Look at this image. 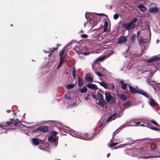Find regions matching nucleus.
<instances>
[{"instance_id": "63", "label": "nucleus", "mask_w": 160, "mask_h": 160, "mask_svg": "<svg viewBox=\"0 0 160 160\" xmlns=\"http://www.w3.org/2000/svg\"><path fill=\"white\" fill-rule=\"evenodd\" d=\"M11 26H12V24H11Z\"/></svg>"}, {"instance_id": "33", "label": "nucleus", "mask_w": 160, "mask_h": 160, "mask_svg": "<svg viewBox=\"0 0 160 160\" xmlns=\"http://www.w3.org/2000/svg\"><path fill=\"white\" fill-rule=\"evenodd\" d=\"M127 145H128V144H124L121 145L119 146H118L117 147V148L116 147L115 148V149H116L118 148H122L123 147L126 146Z\"/></svg>"}, {"instance_id": "14", "label": "nucleus", "mask_w": 160, "mask_h": 160, "mask_svg": "<svg viewBox=\"0 0 160 160\" xmlns=\"http://www.w3.org/2000/svg\"><path fill=\"white\" fill-rule=\"evenodd\" d=\"M93 23V21L92 19H91L89 22H87L85 23L84 24V27L87 25V26L90 28L91 27H93L94 25V23Z\"/></svg>"}, {"instance_id": "45", "label": "nucleus", "mask_w": 160, "mask_h": 160, "mask_svg": "<svg viewBox=\"0 0 160 160\" xmlns=\"http://www.w3.org/2000/svg\"><path fill=\"white\" fill-rule=\"evenodd\" d=\"M151 122L153 123L154 125H157V126H158V124L155 121L152 120H151Z\"/></svg>"}, {"instance_id": "20", "label": "nucleus", "mask_w": 160, "mask_h": 160, "mask_svg": "<svg viewBox=\"0 0 160 160\" xmlns=\"http://www.w3.org/2000/svg\"><path fill=\"white\" fill-rule=\"evenodd\" d=\"M99 83L101 86L103 87L105 89H108V86L107 84L103 82H99Z\"/></svg>"}, {"instance_id": "49", "label": "nucleus", "mask_w": 160, "mask_h": 160, "mask_svg": "<svg viewBox=\"0 0 160 160\" xmlns=\"http://www.w3.org/2000/svg\"><path fill=\"white\" fill-rule=\"evenodd\" d=\"M140 32H141L140 31H138L137 32V36H138H138H139V35L140 34Z\"/></svg>"}, {"instance_id": "42", "label": "nucleus", "mask_w": 160, "mask_h": 160, "mask_svg": "<svg viewBox=\"0 0 160 160\" xmlns=\"http://www.w3.org/2000/svg\"><path fill=\"white\" fill-rule=\"evenodd\" d=\"M95 73H96V74H97L98 76H102V75L99 72H95Z\"/></svg>"}, {"instance_id": "1", "label": "nucleus", "mask_w": 160, "mask_h": 160, "mask_svg": "<svg viewBox=\"0 0 160 160\" xmlns=\"http://www.w3.org/2000/svg\"><path fill=\"white\" fill-rule=\"evenodd\" d=\"M12 122H7L6 123H2L0 124V131L1 133L3 132H7V131H3L4 130L13 129L15 128L14 127L17 124V123L15 120H12Z\"/></svg>"}, {"instance_id": "23", "label": "nucleus", "mask_w": 160, "mask_h": 160, "mask_svg": "<svg viewBox=\"0 0 160 160\" xmlns=\"http://www.w3.org/2000/svg\"><path fill=\"white\" fill-rule=\"evenodd\" d=\"M78 85L79 86H82L83 83V78L79 77L78 78Z\"/></svg>"}, {"instance_id": "40", "label": "nucleus", "mask_w": 160, "mask_h": 160, "mask_svg": "<svg viewBox=\"0 0 160 160\" xmlns=\"http://www.w3.org/2000/svg\"><path fill=\"white\" fill-rule=\"evenodd\" d=\"M118 15L117 14H115L114 15L113 18L115 19H117L118 18Z\"/></svg>"}, {"instance_id": "32", "label": "nucleus", "mask_w": 160, "mask_h": 160, "mask_svg": "<svg viewBox=\"0 0 160 160\" xmlns=\"http://www.w3.org/2000/svg\"><path fill=\"white\" fill-rule=\"evenodd\" d=\"M108 27V23L107 22H105L104 26V29L105 31H106L107 30Z\"/></svg>"}, {"instance_id": "5", "label": "nucleus", "mask_w": 160, "mask_h": 160, "mask_svg": "<svg viewBox=\"0 0 160 160\" xmlns=\"http://www.w3.org/2000/svg\"><path fill=\"white\" fill-rule=\"evenodd\" d=\"M103 93L105 95L106 102H109L112 101L113 102H115V99L112 96L111 93L110 92L106 91Z\"/></svg>"}, {"instance_id": "3", "label": "nucleus", "mask_w": 160, "mask_h": 160, "mask_svg": "<svg viewBox=\"0 0 160 160\" xmlns=\"http://www.w3.org/2000/svg\"><path fill=\"white\" fill-rule=\"evenodd\" d=\"M129 88L130 91L132 93H139L146 97L148 98V95L147 94V93L143 90L139 89L138 87H137L136 88H134L132 87V86H129Z\"/></svg>"}, {"instance_id": "16", "label": "nucleus", "mask_w": 160, "mask_h": 160, "mask_svg": "<svg viewBox=\"0 0 160 160\" xmlns=\"http://www.w3.org/2000/svg\"><path fill=\"white\" fill-rule=\"evenodd\" d=\"M87 87L90 89H93V90H96L98 89L97 86L94 84H89L87 85Z\"/></svg>"}, {"instance_id": "41", "label": "nucleus", "mask_w": 160, "mask_h": 160, "mask_svg": "<svg viewBox=\"0 0 160 160\" xmlns=\"http://www.w3.org/2000/svg\"><path fill=\"white\" fill-rule=\"evenodd\" d=\"M118 144V143L117 142H114V143H113L111 144L109 147H112L113 146H116V145H117V144Z\"/></svg>"}, {"instance_id": "54", "label": "nucleus", "mask_w": 160, "mask_h": 160, "mask_svg": "<svg viewBox=\"0 0 160 160\" xmlns=\"http://www.w3.org/2000/svg\"><path fill=\"white\" fill-rule=\"evenodd\" d=\"M140 126H142V127H144L145 126V125L143 124H141L140 125Z\"/></svg>"}, {"instance_id": "61", "label": "nucleus", "mask_w": 160, "mask_h": 160, "mask_svg": "<svg viewBox=\"0 0 160 160\" xmlns=\"http://www.w3.org/2000/svg\"><path fill=\"white\" fill-rule=\"evenodd\" d=\"M129 46H129V45L128 46V48H129Z\"/></svg>"}, {"instance_id": "6", "label": "nucleus", "mask_w": 160, "mask_h": 160, "mask_svg": "<svg viewBox=\"0 0 160 160\" xmlns=\"http://www.w3.org/2000/svg\"><path fill=\"white\" fill-rule=\"evenodd\" d=\"M139 124H140L139 122H137L135 123V124H134V125H128L127 124H123L121 126V127H120L119 128H118L116 130V131H115L113 133V136L116 135L120 130H121L124 127H125L127 126H138Z\"/></svg>"}, {"instance_id": "58", "label": "nucleus", "mask_w": 160, "mask_h": 160, "mask_svg": "<svg viewBox=\"0 0 160 160\" xmlns=\"http://www.w3.org/2000/svg\"><path fill=\"white\" fill-rule=\"evenodd\" d=\"M85 17H86V18H87V16H86V15H85Z\"/></svg>"}, {"instance_id": "13", "label": "nucleus", "mask_w": 160, "mask_h": 160, "mask_svg": "<svg viewBox=\"0 0 160 160\" xmlns=\"http://www.w3.org/2000/svg\"><path fill=\"white\" fill-rule=\"evenodd\" d=\"M32 142L33 145H38L42 141L37 138H33L32 139Z\"/></svg>"}, {"instance_id": "44", "label": "nucleus", "mask_w": 160, "mask_h": 160, "mask_svg": "<svg viewBox=\"0 0 160 160\" xmlns=\"http://www.w3.org/2000/svg\"><path fill=\"white\" fill-rule=\"evenodd\" d=\"M57 132L53 131L52 132V134L53 135L55 136L57 135Z\"/></svg>"}, {"instance_id": "56", "label": "nucleus", "mask_w": 160, "mask_h": 160, "mask_svg": "<svg viewBox=\"0 0 160 160\" xmlns=\"http://www.w3.org/2000/svg\"><path fill=\"white\" fill-rule=\"evenodd\" d=\"M157 43H158L159 42V39H158L157 40Z\"/></svg>"}, {"instance_id": "29", "label": "nucleus", "mask_w": 160, "mask_h": 160, "mask_svg": "<svg viewBox=\"0 0 160 160\" xmlns=\"http://www.w3.org/2000/svg\"><path fill=\"white\" fill-rule=\"evenodd\" d=\"M136 35L135 34H134L133 35L131 39V40L132 41V42H135V41L136 40Z\"/></svg>"}, {"instance_id": "47", "label": "nucleus", "mask_w": 160, "mask_h": 160, "mask_svg": "<svg viewBox=\"0 0 160 160\" xmlns=\"http://www.w3.org/2000/svg\"><path fill=\"white\" fill-rule=\"evenodd\" d=\"M111 89H113V90L115 88V86L112 83V84H111Z\"/></svg>"}, {"instance_id": "7", "label": "nucleus", "mask_w": 160, "mask_h": 160, "mask_svg": "<svg viewBox=\"0 0 160 160\" xmlns=\"http://www.w3.org/2000/svg\"><path fill=\"white\" fill-rule=\"evenodd\" d=\"M48 140L51 142L52 145L53 147H56L58 144V139L54 138L53 136H49Z\"/></svg>"}, {"instance_id": "15", "label": "nucleus", "mask_w": 160, "mask_h": 160, "mask_svg": "<svg viewBox=\"0 0 160 160\" xmlns=\"http://www.w3.org/2000/svg\"><path fill=\"white\" fill-rule=\"evenodd\" d=\"M37 130H40L43 132H46L48 130V127L47 126H43L37 128Z\"/></svg>"}, {"instance_id": "34", "label": "nucleus", "mask_w": 160, "mask_h": 160, "mask_svg": "<svg viewBox=\"0 0 160 160\" xmlns=\"http://www.w3.org/2000/svg\"><path fill=\"white\" fill-rule=\"evenodd\" d=\"M105 126V124L104 123H102V124L99 127V129L100 130H101L102 128H103V127H104Z\"/></svg>"}, {"instance_id": "21", "label": "nucleus", "mask_w": 160, "mask_h": 160, "mask_svg": "<svg viewBox=\"0 0 160 160\" xmlns=\"http://www.w3.org/2000/svg\"><path fill=\"white\" fill-rule=\"evenodd\" d=\"M60 60L59 64L57 66L58 68H59L62 66L64 61V58H60Z\"/></svg>"}, {"instance_id": "53", "label": "nucleus", "mask_w": 160, "mask_h": 160, "mask_svg": "<svg viewBox=\"0 0 160 160\" xmlns=\"http://www.w3.org/2000/svg\"><path fill=\"white\" fill-rule=\"evenodd\" d=\"M120 83L122 84H122H124L123 83V81H121Z\"/></svg>"}, {"instance_id": "17", "label": "nucleus", "mask_w": 160, "mask_h": 160, "mask_svg": "<svg viewBox=\"0 0 160 160\" xmlns=\"http://www.w3.org/2000/svg\"><path fill=\"white\" fill-rule=\"evenodd\" d=\"M85 79L88 82H92L93 79L89 75V74H87L85 77Z\"/></svg>"}, {"instance_id": "9", "label": "nucleus", "mask_w": 160, "mask_h": 160, "mask_svg": "<svg viewBox=\"0 0 160 160\" xmlns=\"http://www.w3.org/2000/svg\"><path fill=\"white\" fill-rule=\"evenodd\" d=\"M127 41V38L126 36H121L118 38L117 43L118 44H122L125 43Z\"/></svg>"}, {"instance_id": "8", "label": "nucleus", "mask_w": 160, "mask_h": 160, "mask_svg": "<svg viewBox=\"0 0 160 160\" xmlns=\"http://www.w3.org/2000/svg\"><path fill=\"white\" fill-rule=\"evenodd\" d=\"M73 136L82 139H84L85 140H89L92 139V138H88L87 136L84 135L80 134L77 132H75L74 133Z\"/></svg>"}, {"instance_id": "57", "label": "nucleus", "mask_w": 160, "mask_h": 160, "mask_svg": "<svg viewBox=\"0 0 160 160\" xmlns=\"http://www.w3.org/2000/svg\"><path fill=\"white\" fill-rule=\"evenodd\" d=\"M11 110H7V112H9Z\"/></svg>"}, {"instance_id": "4", "label": "nucleus", "mask_w": 160, "mask_h": 160, "mask_svg": "<svg viewBox=\"0 0 160 160\" xmlns=\"http://www.w3.org/2000/svg\"><path fill=\"white\" fill-rule=\"evenodd\" d=\"M122 114H121L119 110L117 111L116 112H114L113 114L108 117L107 122H108L111 120H114L116 118L120 117Z\"/></svg>"}, {"instance_id": "11", "label": "nucleus", "mask_w": 160, "mask_h": 160, "mask_svg": "<svg viewBox=\"0 0 160 160\" xmlns=\"http://www.w3.org/2000/svg\"><path fill=\"white\" fill-rule=\"evenodd\" d=\"M135 24H132L130 22L124 24V28L126 30H129L135 28Z\"/></svg>"}, {"instance_id": "39", "label": "nucleus", "mask_w": 160, "mask_h": 160, "mask_svg": "<svg viewBox=\"0 0 160 160\" xmlns=\"http://www.w3.org/2000/svg\"><path fill=\"white\" fill-rule=\"evenodd\" d=\"M93 53L92 52L91 53L88 52H82V54L84 55H88L91 53Z\"/></svg>"}, {"instance_id": "19", "label": "nucleus", "mask_w": 160, "mask_h": 160, "mask_svg": "<svg viewBox=\"0 0 160 160\" xmlns=\"http://www.w3.org/2000/svg\"><path fill=\"white\" fill-rule=\"evenodd\" d=\"M138 42L139 44L142 45L145 43V42L143 39L140 36H138Z\"/></svg>"}, {"instance_id": "55", "label": "nucleus", "mask_w": 160, "mask_h": 160, "mask_svg": "<svg viewBox=\"0 0 160 160\" xmlns=\"http://www.w3.org/2000/svg\"><path fill=\"white\" fill-rule=\"evenodd\" d=\"M52 55V53H51V54H50V53H49V55H48V57L49 58H50V57H51V56Z\"/></svg>"}, {"instance_id": "36", "label": "nucleus", "mask_w": 160, "mask_h": 160, "mask_svg": "<svg viewBox=\"0 0 160 160\" xmlns=\"http://www.w3.org/2000/svg\"><path fill=\"white\" fill-rule=\"evenodd\" d=\"M137 21V19L136 18H134L132 19L130 22L132 24H134V23H135Z\"/></svg>"}, {"instance_id": "31", "label": "nucleus", "mask_w": 160, "mask_h": 160, "mask_svg": "<svg viewBox=\"0 0 160 160\" xmlns=\"http://www.w3.org/2000/svg\"><path fill=\"white\" fill-rule=\"evenodd\" d=\"M75 86L74 84H70L68 85L66 87L68 89H71L73 88Z\"/></svg>"}, {"instance_id": "2", "label": "nucleus", "mask_w": 160, "mask_h": 160, "mask_svg": "<svg viewBox=\"0 0 160 160\" xmlns=\"http://www.w3.org/2000/svg\"><path fill=\"white\" fill-rule=\"evenodd\" d=\"M97 96L95 100L96 104L103 108L107 107V103L104 100L103 97L99 92H97Z\"/></svg>"}, {"instance_id": "35", "label": "nucleus", "mask_w": 160, "mask_h": 160, "mask_svg": "<svg viewBox=\"0 0 160 160\" xmlns=\"http://www.w3.org/2000/svg\"><path fill=\"white\" fill-rule=\"evenodd\" d=\"M131 102H126L124 103L123 105L124 106L129 107L130 106Z\"/></svg>"}, {"instance_id": "37", "label": "nucleus", "mask_w": 160, "mask_h": 160, "mask_svg": "<svg viewBox=\"0 0 160 160\" xmlns=\"http://www.w3.org/2000/svg\"><path fill=\"white\" fill-rule=\"evenodd\" d=\"M149 128H150L152 130H156V131L158 130L159 129L158 128H155L153 126H151L150 127H149Z\"/></svg>"}, {"instance_id": "10", "label": "nucleus", "mask_w": 160, "mask_h": 160, "mask_svg": "<svg viewBox=\"0 0 160 160\" xmlns=\"http://www.w3.org/2000/svg\"><path fill=\"white\" fill-rule=\"evenodd\" d=\"M148 98L149 100L148 102L150 106L152 107H154L157 105L158 103L154 100L151 98H150L148 97V98Z\"/></svg>"}, {"instance_id": "12", "label": "nucleus", "mask_w": 160, "mask_h": 160, "mask_svg": "<svg viewBox=\"0 0 160 160\" xmlns=\"http://www.w3.org/2000/svg\"><path fill=\"white\" fill-rule=\"evenodd\" d=\"M156 5L155 3H152L150 5V7L149 8V10L150 12L151 13H155L158 11V9L156 7H152V6H155Z\"/></svg>"}, {"instance_id": "27", "label": "nucleus", "mask_w": 160, "mask_h": 160, "mask_svg": "<svg viewBox=\"0 0 160 160\" xmlns=\"http://www.w3.org/2000/svg\"><path fill=\"white\" fill-rule=\"evenodd\" d=\"M87 89L86 87H84L83 88L80 89L79 91L82 93H85L87 92Z\"/></svg>"}, {"instance_id": "28", "label": "nucleus", "mask_w": 160, "mask_h": 160, "mask_svg": "<svg viewBox=\"0 0 160 160\" xmlns=\"http://www.w3.org/2000/svg\"><path fill=\"white\" fill-rule=\"evenodd\" d=\"M76 71L75 68H73L72 69V75L73 78L75 79L76 78Z\"/></svg>"}, {"instance_id": "30", "label": "nucleus", "mask_w": 160, "mask_h": 160, "mask_svg": "<svg viewBox=\"0 0 160 160\" xmlns=\"http://www.w3.org/2000/svg\"><path fill=\"white\" fill-rule=\"evenodd\" d=\"M65 49L64 48H63V50H61L60 51L59 53V55L60 57V58H63L62 57V55L63 54Z\"/></svg>"}, {"instance_id": "18", "label": "nucleus", "mask_w": 160, "mask_h": 160, "mask_svg": "<svg viewBox=\"0 0 160 160\" xmlns=\"http://www.w3.org/2000/svg\"><path fill=\"white\" fill-rule=\"evenodd\" d=\"M159 59V58L158 57H151L150 58L148 59L147 60V62H150L153 61H156Z\"/></svg>"}, {"instance_id": "50", "label": "nucleus", "mask_w": 160, "mask_h": 160, "mask_svg": "<svg viewBox=\"0 0 160 160\" xmlns=\"http://www.w3.org/2000/svg\"><path fill=\"white\" fill-rule=\"evenodd\" d=\"M82 37L83 38H87L88 37V35L86 34H83L82 35Z\"/></svg>"}, {"instance_id": "62", "label": "nucleus", "mask_w": 160, "mask_h": 160, "mask_svg": "<svg viewBox=\"0 0 160 160\" xmlns=\"http://www.w3.org/2000/svg\"><path fill=\"white\" fill-rule=\"evenodd\" d=\"M16 112L14 113V114H16Z\"/></svg>"}, {"instance_id": "46", "label": "nucleus", "mask_w": 160, "mask_h": 160, "mask_svg": "<svg viewBox=\"0 0 160 160\" xmlns=\"http://www.w3.org/2000/svg\"><path fill=\"white\" fill-rule=\"evenodd\" d=\"M93 98L94 99H95V100H96L97 97L96 96L93 94H91Z\"/></svg>"}, {"instance_id": "25", "label": "nucleus", "mask_w": 160, "mask_h": 160, "mask_svg": "<svg viewBox=\"0 0 160 160\" xmlns=\"http://www.w3.org/2000/svg\"><path fill=\"white\" fill-rule=\"evenodd\" d=\"M57 49H56L55 48H52L51 49H49V51H44V52L46 53H50V52H51V53H52L54 52V51L56 50Z\"/></svg>"}, {"instance_id": "38", "label": "nucleus", "mask_w": 160, "mask_h": 160, "mask_svg": "<svg viewBox=\"0 0 160 160\" xmlns=\"http://www.w3.org/2000/svg\"><path fill=\"white\" fill-rule=\"evenodd\" d=\"M127 87V84H123L122 85V88L123 89H125Z\"/></svg>"}, {"instance_id": "60", "label": "nucleus", "mask_w": 160, "mask_h": 160, "mask_svg": "<svg viewBox=\"0 0 160 160\" xmlns=\"http://www.w3.org/2000/svg\"><path fill=\"white\" fill-rule=\"evenodd\" d=\"M39 148L41 149H42L40 147H39Z\"/></svg>"}, {"instance_id": "51", "label": "nucleus", "mask_w": 160, "mask_h": 160, "mask_svg": "<svg viewBox=\"0 0 160 160\" xmlns=\"http://www.w3.org/2000/svg\"><path fill=\"white\" fill-rule=\"evenodd\" d=\"M110 153H108L107 154V156L108 158L110 156Z\"/></svg>"}, {"instance_id": "24", "label": "nucleus", "mask_w": 160, "mask_h": 160, "mask_svg": "<svg viewBox=\"0 0 160 160\" xmlns=\"http://www.w3.org/2000/svg\"><path fill=\"white\" fill-rule=\"evenodd\" d=\"M105 56L104 55L102 57H99L98 58L96 59V62L98 61H103L105 58Z\"/></svg>"}, {"instance_id": "59", "label": "nucleus", "mask_w": 160, "mask_h": 160, "mask_svg": "<svg viewBox=\"0 0 160 160\" xmlns=\"http://www.w3.org/2000/svg\"><path fill=\"white\" fill-rule=\"evenodd\" d=\"M60 160V159H58V160Z\"/></svg>"}, {"instance_id": "43", "label": "nucleus", "mask_w": 160, "mask_h": 160, "mask_svg": "<svg viewBox=\"0 0 160 160\" xmlns=\"http://www.w3.org/2000/svg\"><path fill=\"white\" fill-rule=\"evenodd\" d=\"M90 96V94H88L87 96L85 98V100L87 101L89 99V97Z\"/></svg>"}, {"instance_id": "26", "label": "nucleus", "mask_w": 160, "mask_h": 160, "mask_svg": "<svg viewBox=\"0 0 160 160\" xmlns=\"http://www.w3.org/2000/svg\"><path fill=\"white\" fill-rule=\"evenodd\" d=\"M119 98L122 100L124 101L127 98L125 94H121L119 96Z\"/></svg>"}, {"instance_id": "52", "label": "nucleus", "mask_w": 160, "mask_h": 160, "mask_svg": "<svg viewBox=\"0 0 160 160\" xmlns=\"http://www.w3.org/2000/svg\"><path fill=\"white\" fill-rule=\"evenodd\" d=\"M158 112L160 114V108H159L158 109Z\"/></svg>"}, {"instance_id": "48", "label": "nucleus", "mask_w": 160, "mask_h": 160, "mask_svg": "<svg viewBox=\"0 0 160 160\" xmlns=\"http://www.w3.org/2000/svg\"><path fill=\"white\" fill-rule=\"evenodd\" d=\"M136 119H134L131 120L130 122L129 123H132V122H136Z\"/></svg>"}, {"instance_id": "22", "label": "nucleus", "mask_w": 160, "mask_h": 160, "mask_svg": "<svg viewBox=\"0 0 160 160\" xmlns=\"http://www.w3.org/2000/svg\"><path fill=\"white\" fill-rule=\"evenodd\" d=\"M138 8L141 11L143 12H145L147 9L146 8L142 5H139Z\"/></svg>"}]
</instances>
